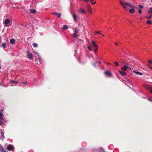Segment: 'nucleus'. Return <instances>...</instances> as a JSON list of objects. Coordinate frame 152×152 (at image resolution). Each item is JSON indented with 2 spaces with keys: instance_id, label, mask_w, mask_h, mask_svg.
I'll return each mask as SVG.
<instances>
[{
  "instance_id": "nucleus-35",
  "label": "nucleus",
  "mask_w": 152,
  "mask_h": 152,
  "mask_svg": "<svg viewBox=\"0 0 152 152\" xmlns=\"http://www.w3.org/2000/svg\"><path fill=\"white\" fill-rule=\"evenodd\" d=\"M152 12V9L151 8L149 10L148 12V13L150 14L151 13V12Z\"/></svg>"
},
{
  "instance_id": "nucleus-44",
  "label": "nucleus",
  "mask_w": 152,
  "mask_h": 152,
  "mask_svg": "<svg viewBox=\"0 0 152 152\" xmlns=\"http://www.w3.org/2000/svg\"><path fill=\"white\" fill-rule=\"evenodd\" d=\"M114 44H115V45H117L118 44V43H117V42H114Z\"/></svg>"
},
{
  "instance_id": "nucleus-51",
  "label": "nucleus",
  "mask_w": 152,
  "mask_h": 152,
  "mask_svg": "<svg viewBox=\"0 0 152 152\" xmlns=\"http://www.w3.org/2000/svg\"><path fill=\"white\" fill-rule=\"evenodd\" d=\"M151 8L152 9V7Z\"/></svg>"
},
{
  "instance_id": "nucleus-33",
  "label": "nucleus",
  "mask_w": 152,
  "mask_h": 152,
  "mask_svg": "<svg viewBox=\"0 0 152 152\" xmlns=\"http://www.w3.org/2000/svg\"><path fill=\"white\" fill-rule=\"evenodd\" d=\"M10 82H11L12 83H18L17 82H16L15 80H11L10 81Z\"/></svg>"
},
{
  "instance_id": "nucleus-6",
  "label": "nucleus",
  "mask_w": 152,
  "mask_h": 152,
  "mask_svg": "<svg viewBox=\"0 0 152 152\" xmlns=\"http://www.w3.org/2000/svg\"><path fill=\"white\" fill-rule=\"evenodd\" d=\"M10 22V20L9 19H7L5 20V21L4 22V23L6 26H10L7 25Z\"/></svg>"
},
{
  "instance_id": "nucleus-30",
  "label": "nucleus",
  "mask_w": 152,
  "mask_h": 152,
  "mask_svg": "<svg viewBox=\"0 0 152 152\" xmlns=\"http://www.w3.org/2000/svg\"><path fill=\"white\" fill-rule=\"evenodd\" d=\"M101 31H95L94 32L95 34H100L101 33Z\"/></svg>"
},
{
  "instance_id": "nucleus-38",
  "label": "nucleus",
  "mask_w": 152,
  "mask_h": 152,
  "mask_svg": "<svg viewBox=\"0 0 152 152\" xmlns=\"http://www.w3.org/2000/svg\"><path fill=\"white\" fill-rule=\"evenodd\" d=\"M96 3V2L95 1H94V2L91 3V4L92 5L95 4Z\"/></svg>"
},
{
  "instance_id": "nucleus-1",
  "label": "nucleus",
  "mask_w": 152,
  "mask_h": 152,
  "mask_svg": "<svg viewBox=\"0 0 152 152\" xmlns=\"http://www.w3.org/2000/svg\"><path fill=\"white\" fill-rule=\"evenodd\" d=\"M120 2L121 6L124 8L126 10H127L128 9L126 7V6H128L129 7H132V6L131 5V4L130 3H128L126 2H124L122 0H120Z\"/></svg>"
},
{
  "instance_id": "nucleus-45",
  "label": "nucleus",
  "mask_w": 152,
  "mask_h": 152,
  "mask_svg": "<svg viewBox=\"0 0 152 152\" xmlns=\"http://www.w3.org/2000/svg\"><path fill=\"white\" fill-rule=\"evenodd\" d=\"M89 1H90L92 3L93 1L94 0H89Z\"/></svg>"
},
{
  "instance_id": "nucleus-31",
  "label": "nucleus",
  "mask_w": 152,
  "mask_h": 152,
  "mask_svg": "<svg viewBox=\"0 0 152 152\" xmlns=\"http://www.w3.org/2000/svg\"><path fill=\"white\" fill-rule=\"evenodd\" d=\"M33 45L34 47H36L37 46V45L36 43H34L33 44Z\"/></svg>"
},
{
  "instance_id": "nucleus-8",
  "label": "nucleus",
  "mask_w": 152,
  "mask_h": 152,
  "mask_svg": "<svg viewBox=\"0 0 152 152\" xmlns=\"http://www.w3.org/2000/svg\"><path fill=\"white\" fill-rule=\"evenodd\" d=\"M91 42L92 43L93 46L94 48H96L98 47L97 45L95 43V42L93 41H92Z\"/></svg>"
},
{
  "instance_id": "nucleus-29",
  "label": "nucleus",
  "mask_w": 152,
  "mask_h": 152,
  "mask_svg": "<svg viewBox=\"0 0 152 152\" xmlns=\"http://www.w3.org/2000/svg\"><path fill=\"white\" fill-rule=\"evenodd\" d=\"M98 50V47L95 48V49L94 50V52L95 53H96L97 52Z\"/></svg>"
},
{
  "instance_id": "nucleus-36",
  "label": "nucleus",
  "mask_w": 152,
  "mask_h": 152,
  "mask_svg": "<svg viewBox=\"0 0 152 152\" xmlns=\"http://www.w3.org/2000/svg\"><path fill=\"white\" fill-rule=\"evenodd\" d=\"M148 63L150 64H152V60H149L148 61Z\"/></svg>"
},
{
  "instance_id": "nucleus-12",
  "label": "nucleus",
  "mask_w": 152,
  "mask_h": 152,
  "mask_svg": "<svg viewBox=\"0 0 152 152\" xmlns=\"http://www.w3.org/2000/svg\"><path fill=\"white\" fill-rule=\"evenodd\" d=\"M53 14L57 15V17L58 18H59L61 17V14L60 13H56V12H54L53 13Z\"/></svg>"
},
{
  "instance_id": "nucleus-13",
  "label": "nucleus",
  "mask_w": 152,
  "mask_h": 152,
  "mask_svg": "<svg viewBox=\"0 0 152 152\" xmlns=\"http://www.w3.org/2000/svg\"><path fill=\"white\" fill-rule=\"evenodd\" d=\"M122 62L125 64V65L123 66H127L126 65H128V63L126 62L125 60L123 59L122 60Z\"/></svg>"
},
{
  "instance_id": "nucleus-19",
  "label": "nucleus",
  "mask_w": 152,
  "mask_h": 152,
  "mask_svg": "<svg viewBox=\"0 0 152 152\" xmlns=\"http://www.w3.org/2000/svg\"><path fill=\"white\" fill-rule=\"evenodd\" d=\"M146 23L148 25H151V20H147L146 21Z\"/></svg>"
},
{
  "instance_id": "nucleus-20",
  "label": "nucleus",
  "mask_w": 152,
  "mask_h": 152,
  "mask_svg": "<svg viewBox=\"0 0 152 152\" xmlns=\"http://www.w3.org/2000/svg\"><path fill=\"white\" fill-rule=\"evenodd\" d=\"M4 114L1 113H0V120L3 119V117L4 116Z\"/></svg>"
},
{
  "instance_id": "nucleus-34",
  "label": "nucleus",
  "mask_w": 152,
  "mask_h": 152,
  "mask_svg": "<svg viewBox=\"0 0 152 152\" xmlns=\"http://www.w3.org/2000/svg\"><path fill=\"white\" fill-rule=\"evenodd\" d=\"M114 63L115 64L116 66H118L119 65V63L118 62H117L116 61H115Z\"/></svg>"
},
{
  "instance_id": "nucleus-32",
  "label": "nucleus",
  "mask_w": 152,
  "mask_h": 152,
  "mask_svg": "<svg viewBox=\"0 0 152 152\" xmlns=\"http://www.w3.org/2000/svg\"><path fill=\"white\" fill-rule=\"evenodd\" d=\"M151 15H148V16H147L146 17V18L148 19H150L151 18Z\"/></svg>"
},
{
  "instance_id": "nucleus-21",
  "label": "nucleus",
  "mask_w": 152,
  "mask_h": 152,
  "mask_svg": "<svg viewBox=\"0 0 152 152\" xmlns=\"http://www.w3.org/2000/svg\"><path fill=\"white\" fill-rule=\"evenodd\" d=\"M38 59L39 60V61L40 63L41 64H42V59H41V57L40 56H38Z\"/></svg>"
},
{
  "instance_id": "nucleus-10",
  "label": "nucleus",
  "mask_w": 152,
  "mask_h": 152,
  "mask_svg": "<svg viewBox=\"0 0 152 152\" xmlns=\"http://www.w3.org/2000/svg\"><path fill=\"white\" fill-rule=\"evenodd\" d=\"M27 56H28V58L30 60H31L32 59L33 55H32V54L31 53L30 54L27 55Z\"/></svg>"
},
{
  "instance_id": "nucleus-26",
  "label": "nucleus",
  "mask_w": 152,
  "mask_h": 152,
  "mask_svg": "<svg viewBox=\"0 0 152 152\" xmlns=\"http://www.w3.org/2000/svg\"><path fill=\"white\" fill-rule=\"evenodd\" d=\"M74 33H76L77 34L79 32V30L77 28H75L74 29Z\"/></svg>"
},
{
  "instance_id": "nucleus-17",
  "label": "nucleus",
  "mask_w": 152,
  "mask_h": 152,
  "mask_svg": "<svg viewBox=\"0 0 152 152\" xmlns=\"http://www.w3.org/2000/svg\"><path fill=\"white\" fill-rule=\"evenodd\" d=\"M30 12L31 13H35L36 12V10H35L31 9Z\"/></svg>"
},
{
  "instance_id": "nucleus-22",
  "label": "nucleus",
  "mask_w": 152,
  "mask_h": 152,
  "mask_svg": "<svg viewBox=\"0 0 152 152\" xmlns=\"http://www.w3.org/2000/svg\"><path fill=\"white\" fill-rule=\"evenodd\" d=\"M121 69L123 71H126L127 70L128 67H121Z\"/></svg>"
},
{
  "instance_id": "nucleus-39",
  "label": "nucleus",
  "mask_w": 152,
  "mask_h": 152,
  "mask_svg": "<svg viewBox=\"0 0 152 152\" xmlns=\"http://www.w3.org/2000/svg\"><path fill=\"white\" fill-rule=\"evenodd\" d=\"M26 52L27 53V55L31 53H29V50H27Z\"/></svg>"
},
{
  "instance_id": "nucleus-46",
  "label": "nucleus",
  "mask_w": 152,
  "mask_h": 152,
  "mask_svg": "<svg viewBox=\"0 0 152 152\" xmlns=\"http://www.w3.org/2000/svg\"><path fill=\"white\" fill-rule=\"evenodd\" d=\"M98 63L99 64H101V61H98Z\"/></svg>"
},
{
  "instance_id": "nucleus-50",
  "label": "nucleus",
  "mask_w": 152,
  "mask_h": 152,
  "mask_svg": "<svg viewBox=\"0 0 152 152\" xmlns=\"http://www.w3.org/2000/svg\"><path fill=\"white\" fill-rule=\"evenodd\" d=\"M150 68L152 69V67H150Z\"/></svg>"
},
{
  "instance_id": "nucleus-14",
  "label": "nucleus",
  "mask_w": 152,
  "mask_h": 152,
  "mask_svg": "<svg viewBox=\"0 0 152 152\" xmlns=\"http://www.w3.org/2000/svg\"><path fill=\"white\" fill-rule=\"evenodd\" d=\"M119 72L122 76H124L126 75V73L125 72L121 71H119Z\"/></svg>"
},
{
  "instance_id": "nucleus-47",
  "label": "nucleus",
  "mask_w": 152,
  "mask_h": 152,
  "mask_svg": "<svg viewBox=\"0 0 152 152\" xmlns=\"http://www.w3.org/2000/svg\"><path fill=\"white\" fill-rule=\"evenodd\" d=\"M4 111V109H2L1 110V111L2 112H3Z\"/></svg>"
},
{
  "instance_id": "nucleus-9",
  "label": "nucleus",
  "mask_w": 152,
  "mask_h": 152,
  "mask_svg": "<svg viewBox=\"0 0 152 152\" xmlns=\"http://www.w3.org/2000/svg\"><path fill=\"white\" fill-rule=\"evenodd\" d=\"M14 148V147L12 145H9L7 147V149L8 150L10 151Z\"/></svg>"
},
{
  "instance_id": "nucleus-2",
  "label": "nucleus",
  "mask_w": 152,
  "mask_h": 152,
  "mask_svg": "<svg viewBox=\"0 0 152 152\" xmlns=\"http://www.w3.org/2000/svg\"><path fill=\"white\" fill-rule=\"evenodd\" d=\"M72 17L74 20L77 23L78 20L79 19V16L77 15L75 13H74L72 15Z\"/></svg>"
},
{
  "instance_id": "nucleus-18",
  "label": "nucleus",
  "mask_w": 152,
  "mask_h": 152,
  "mask_svg": "<svg viewBox=\"0 0 152 152\" xmlns=\"http://www.w3.org/2000/svg\"><path fill=\"white\" fill-rule=\"evenodd\" d=\"M68 28V27L67 25H64L63 26V29L64 30H65L66 29Z\"/></svg>"
},
{
  "instance_id": "nucleus-3",
  "label": "nucleus",
  "mask_w": 152,
  "mask_h": 152,
  "mask_svg": "<svg viewBox=\"0 0 152 152\" xmlns=\"http://www.w3.org/2000/svg\"><path fill=\"white\" fill-rule=\"evenodd\" d=\"M87 9L88 12L92 13V9L90 5L89 4L87 5Z\"/></svg>"
},
{
  "instance_id": "nucleus-11",
  "label": "nucleus",
  "mask_w": 152,
  "mask_h": 152,
  "mask_svg": "<svg viewBox=\"0 0 152 152\" xmlns=\"http://www.w3.org/2000/svg\"><path fill=\"white\" fill-rule=\"evenodd\" d=\"M143 86L144 88L147 89H150L151 87L150 86L146 84L144 85Z\"/></svg>"
},
{
  "instance_id": "nucleus-42",
  "label": "nucleus",
  "mask_w": 152,
  "mask_h": 152,
  "mask_svg": "<svg viewBox=\"0 0 152 152\" xmlns=\"http://www.w3.org/2000/svg\"><path fill=\"white\" fill-rule=\"evenodd\" d=\"M27 83V82L26 81L24 82H23V84H26Z\"/></svg>"
},
{
  "instance_id": "nucleus-27",
  "label": "nucleus",
  "mask_w": 152,
  "mask_h": 152,
  "mask_svg": "<svg viewBox=\"0 0 152 152\" xmlns=\"http://www.w3.org/2000/svg\"><path fill=\"white\" fill-rule=\"evenodd\" d=\"M1 46L4 48H5L6 47V45L4 43H3L2 44Z\"/></svg>"
},
{
  "instance_id": "nucleus-23",
  "label": "nucleus",
  "mask_w": 152,
  "mask_h": 152,
  "mask_svg": "<svg viewBox=\"0 0 152 152\" xmlns=\"http://www.w3.org/2000/svg\"><path fill=\"white\" fill-rule=\"evenodd\" d=\"M0 150L1 152H5V150L4 149V148L2 147H1L0 148Z\"/></svg>"
},
{
  "instance_id": "nucleus-4",
  "label": "nucleus",
  "mask_w": 152,
  "mask_h": 152,
  "mask_svg": "<svg viewBox=\"0 0 152 152\" xmlns=\"http://www.w3.org/2000/svg\"><path fill=\"white\" fill-rule=\"evenodd\" d=\"M104 74L107 76L108 77H111L112 76L111 73L109 71H105L104 72Z\"/></svg>"
},
{
  "instance_id": "nucleus-41",
  "label": "nucleus",
  "mask_w": 152,
  "mask_h": 152,
  "mask_svg": "<svg viewBox=\"0 0 152 152\" xmlns=\"http://www.w3.org/2000/svg\"><path fill=\"white\" fill-rule=\"evenodd\" d=\"M35 53L36 55H37L38 56H39V54H38V53H37V52H35Z\"/></svg>"
},
{
  "instance_id": "nucleus-24",
  "label": "nucleus",
  "mask_w": 152,
  "mask_h": 152,
  "mask_svg": "<svg viewBox=\"0 0 152 152\" xmlns=\"http://www.w3.org/2000/svg\"><path fill=\"white\" fill-rule=\"evenodd\" d=\"M73 36L74 37L77 38V34L76 33H74L73 34Z\"/></svg>"
},
{
  "instance_id": "nucleus-40",
  "label": "nucleus",
  "mask_w": 152,
  "mask_h": 152,
  "mask_svg": "<svg viewBox=\"0 0 152 152\" xmlns=\"http://www.w3.org/2000/svg\"><path fill=\"white\" fill-rule=\"evenodd\" d=\"M150 92L152 93V88L151 87V88H150Z\"/></svg>"
},
{
  "instance_id": "nucleus-25",
  "label": "nucleus",
  "mask_w": 152,
  "mask_h": 152,
  "mask_svg": "<svg viewBox=\"0 0 152 152\" xmlns=\"http://www.w3.org/2000/svg\"><path fill=\"white\" fill-rule=\"evenodd\" d=\"M134 72L136 74L138 75H142V73L141 72H138L136 71H134Z\"/></svg>"
},
{
  "instance_id": "nucleus-48",
  "label": "nucleus",
  "mask_w": 152,
  "mask_h": 152,
  "mask_svg": "<svg viewBox=\"0 0 152 152\" xmlns=\"http://www.w3.org/2000/svg\"><path fill=\"white\" fill-rule=\"evenodd\" d=\"M108 64H109V65H111V64H110V63H108Z\"/></svg>"
},
{
  "instance_id": "nucleus-43",
  "label": "nucleus",
  "mask_w": 152,
  "mask_h": 152,
  "mask_svg": "<svg viewBox=\"0 0 152 152\" xmlns=\"http://www.w3.org/2000/svg\"><path fill=\"white\" fill-rule=\"evenodd\" d=\"M148 100H149L151 102H152V98H151V99H149Z\"/></svg>"
},
{
  "instance_id": "nucleus-49",
  "label": "nucleus",
  "mask_w": 152,
  "mask_h": 152,
  "mask_svg": "<svg viewBox=\"0 0 152 152\" xmlns=\"http://www.w3.org/2000/svg\"><path fill=\"white\" fill-rule=\"evenodd\" d=\"M102 36L103 37H104V34H102Z\"/></svg>"
},
{
  "instance_id": "nucleus-7",
  "label": "nucleus",
  "mask_w": 152,
  "mask_h": 152,
  "mask_svg": "<svg viewBox=\"0 0 152 152\" xmlns=\"http://www.w3.org/2000/svg\"><path fill=\"white\" fill-rule=\"evenodd\" d=\"M139 11L138 12L140 14H141L142 12V10L143 9V7L141 5H139Z\"/></svg>"
},
{
  "instance_id": "nucleus-37",
  "label": "nucleus",
  "mask_w": 152,
  "mask_h": 152,
  "mask_svg": "<svg viewBox=\"0 0 152 152\" xmlns=\"http://www.w3.org/2000/svg\"><path fill=\"white\" fill-rule=\"evenodd\" d=\"M1 135H2V137H4V133L3 132H2L1 131Z\"/></svg>"
},
{
  "instance_id": "nucleus-5",
  "label": "nucleus",
  "mask_w": 152,
  "mask_h": 152,
  "mask_svg": "<svg viewBox=\"0 0 152 152\" xmlns=\"http://www.w3.org/2000/svg\"><path fill=\"white\" fill-rule=\"evenodd\" d=\"M79 11L81 14H85L86 13V10L84 8H80Z\"/></svg>"
},
{
  "instance_id": "nucleus-28",
  "label": "nucleus",
  "mask_w": 152,
  "mask_h": 152,
  "mask_svg": "<svg viewBox=\"0 0 152 152\" xmlns=\"http://www.w3.org/2000/svg\"><path fill=\"white\" fill-rule=\"evenodd\" d=\"M88 49L90 51H91L92 50V49L91 47V46H88Z\"/></svg>"
},
{
  "instance_id": "nucleus-15",
  "label": "nucleus",
  "mask_w": 152,
  "mask_h": 152,
  "mask_svg": "<svg viewBox=\"0 0 152 152\" xmlns=\"http://www.w3.org/2000/svg\"><path fill=\"white\" fill-rule=\"evenodd\" d=\"M129 11L130 13H134L135 12V10L134 8L129 9Z\"/></svg>"
},
{
  "instance_id": "nucleus-16",
  "label": "nucleus",
  "mask_w": 152,
  "mask_h": 152,
  "mask_svg": "<svg viewBox=\"0 0 152 152\" xmlns=\"http://www.w3.org/2000/svg\"><path fill=\"white\" fill-rule=\"evenodd\" d=\"M10 43L12 44H13L15 43V40L13 39H12L10 40Z\"/></svg>"
}]
</instances>
